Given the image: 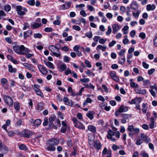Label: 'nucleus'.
Instances as JSON below:
<instances>
[{"mask_svg": "<svg viewBox=\"0 0 157 157\" xmlns=\"http://www.w3.org/2000/svg\"><path fill=\"white\" fill-rule=\"evenodd\" d=\"M56 118V116L54 114H52L49 118V121H54Z\"/></svg>", "mask_w": 157, "mask_h": 157, "instance_id": "7c9ffc66", "label": "nucleus"}, {"mask_svg": "<svg viewBox=\"0 0 157 157\" xmlns=\"http://www.w3.org/2000/svg\"><path fill=\"white\" fill-rule=\"evenodd\" d=\"M54 146L48 145L47 148V150L49 151H54L56 150V147Z\"/></svg>", "mask_w": 157, "mask_h": 157, "instance_id": "c85d7f7f", "label": "nucleus"}, {"mask_svg": "<svg viewBox=\"0 0 157 157\" xmlns=\"http://www.w3.org/2000/svg\"><path fill=\"white\" fill-rule=\"evenodd\" d=\"M107 153V156L106 157H111L112 153L111 150H109L108 151L106 147L104 148L102 152V154L103 155H105Z\"/></svg>", "mask_w": 157, "mask_h": 157, "instance_id": "6e6552de", "label": "nucleus"}, {"mask_svg": "<svg viewBox=\"0 0 157 157\" xmlns=\"http://www.w3.org/2000/svg\"><path fill=\"white\" fill-rule=\"evenodd\" d=\"M155 71V69L154 68H152L150 70H149L148 71V74L149 75H152L153 72Z\"/></svg>", "mask_w": 157, "mask_h": 157, "instance_id": "774afa93", "label": "nucleus"}, {"mask_svg": "<svg viewBox=\"0 0 157 157\" xmlns=\"http://www.w3.org/2000/svg\"><path fill=\"white\" fill-rule=\"evenodd\" d=\"M125 60V58L124 57L122 58H119V62L122 65L124 63Z\"/></svg>", "mask_w": 157, "mask_h": 157, "instance_id": "72a5a7b5", "label": "nucleus"}, {"mask_svg": "<svg viewBox=\"0 0 157 157\" xmlns=\"http://www.w3.org/2000/svg\"><path fill=\"white\" fill-rule=\"evenodd\" d=\"M71 70L69 68H67V69L65 71V73L66 75H68L69 74H71Z\"/></svg>", "mask_w": 157, "mask_h": 157, "instance_id": "13d9d810", "label": "nucleus"}, {"mask_svg": "<svg viewBox=\"0 0 157 157\" xmlns=\"http://www.w3.org/2000/svg\"><path fill=\"white\" fill-rule=\"evenodd\" d=\"M38 67L39 71L43 75H46L47 73V70L42 65H39Z\"/></svg>", "mask_w": 157, "mask_h": 157, "instance_id": "1a4fd4ad", "label": "nucleus"}, {"mask_svg": "<svg viewBox=\"0 0 157 157\" xmlns=\"http://www.w3.org/2000/svg\"><path fill=\"white\" fill-rule=\"evenodd\" d=\"M0 151L4 154H7L8 151V148L2 143L1 140H0Z\"/></svg>", "mask_w": 157, "mask_h": 157, "instance_id": "20e7f679", "label": "nucleus"}, {"mask_svg": "<svg viewBox=\"0 0 157 157\" xmlns=\"http://www.w3.org/2000/svg\"><path fill=\"white\" fill-rule=\"evenodd\" d=\"M85 63L87 67L88 68H90L91 67V65L90 64V61L88 60H86L85 61Z\"/></svg>", "mask_w": 157, "mask_h": 157, "instance_id": "a19ab883", "label": "nucleus"}, {"mask_svg": "<svg viewBox=\"0 0 157 157\" xmlns=\"http://www.w3.org/2000/svg\"><path fill=\"white\" fill-rule=\"evenodd\" d=\"M27 3L30 6H33L35 4V1L34 0H29L27 2Z\"/></svg>", "mask_w": 157, "mask_h": 157, "instance_id": "79ce46f5", "label": "nucleus"}, {"mask_svg": "<svg viewBox=\"0 0 157 157\" xmlns=\"http://www.w3.org/2000/svg\"><path fill=\"white\" fill-rule=\"evenodd\" d=\"M16 10L17 11V14L23 16L25 14V12H27L26 8L22 7L21 6H17L16 7Z\"/></svg>", "mask_w": 157, "mask_h": 157, "instance_id": "f03ea898", "label": "nucleus"}, {"mask_svg": "<svg viewBox=\"0 0 157 157\" xmlns=\"http://www.w3.org/2000/svg\"><path fill=\"white\" fill-rule=\"evenodd\" d=\"M101 37L100 36H95L93 38V40L96 42H97L99 40L100 38Z\"/></svg>", "mask_w": 157, "mask_h": 157, "instance_id": "338daca9", "label": "nucleus"}, {"mask_svg": "<svg viewBox=\"0 0 157 157\" xmlns=\"http://www.w3.org/2000/svg\"><path fill=\"white\" fill-rule=\"evenodd\" d=\"M1 82L2 85H4L8 82V81L6 78H3L1 79Z\"/></svg>", "mask_w": 157, "mask_h": 157, "instance_id": "e433bc0d", "label": "nucleus"}, {"mask_svg": "<svg viewBox=\"0 0 157 157\" xmlns=\"http://www.w3.org/2000/svg\"><path fill=\"white\" fill-rule=\"evenodd\" d=\"M72 28L75 30L77 31H80L81 30V28L78 25H75L72 26Z\"/></svg>", "mask_w": 157, "mask_h": 157, "instance_id": "4d7b16f0", "label": "nucleus"}, {"mask_svg": "<svg viewBox=\"0 0 157 157\" xmlns=\"http://www.w3.org/2000/svg\"><path fill=\"white\" fill-rule=\"evenodd\" d=\"M49 49L52 53V54H51L52 56H54L56 57H60L61 56V54L60 53H57L55 51H57V49L55 47V45H51L49 46Z\"/></svg>", "mask_w": 157, "mask_h": 157, "instance_id": "7ed1b4c3", "label": "nucleus"}, {"mask_svg": "<svg viewBox=\"0 0 157 157\" xmlns=\"http://www.w3.org/2000/svg\"><path fill=\"white\" fill-rule=\"evenodd\" d=\"M58 117L60 119H63L64 118V114L61 112H59L58 113Z\"/></svg>", "mask_w": 157, "mask_h": 157, "instance_id": "c03bdc74", "label": "nucleus"}, {"mask_svg": "<svg viewBox=\"0 0 157 157\" xmlns=\"http://www.w3.org/2000/svg\"><path fill=\"white\" fill-rule=\"evenodd\" d=\"M154 45L157 47V34L155 36L153 41Z\"/></svg>", "mask_w": 157, "mask_h": 157, "instance_id": "5fc2aeb1", "label": "nucleus"}, {"mask_svg": "<svg viewBox=\"0 0 157 157\" xmlns=\"http://www.w3.org/2000/svg\"><path fill=\"white\" fill-rule=\"evenodd\" d=\"M47 66L51 69H53L54 68V65L50 62H48V63Z\"/></svg>", "mask_w": 157, "mask_h": 157, "instance_id": "ea45409f", "label": "nucleus"}, {"mask_svg": "<svg viewBox=\"0 0 157 157\" xmlns=\"http://www.w3.org/2000/svg\"><path fill=\"white\" fill-rule=\"evenodd\" d=\"M65 104L72 107L74 106V102L71 100H70Z\"/></svg>", "mask_w": 157, "mask_h": 157, "instance_id": "a18cd8bd", "label": "nucleus"}, {"mask_svg": "<svg viewBox=\"0 0 157 157\" xmlns=\"http://www.w3.org/2000/svg\"><path fill=\"white\" fill-rule=\"evenodd\" d=\"M19 148L22 150H26L27 149L26 146L24 144L21 145L19 147Z\"/></svg>", "mask_w": 157, "mask_h": 157, "instance_id": "09e8293b", "label": "nucleus"}, {"mask_svg": "<svg viewBox=\"0 0 157 157\" xmlns=\"http://www.w3.org/2000/svg\"><path fill=\"white\" fill-rule=\"evenodd\" d=\"M9 71L11 73H15L16 71V69L13 68L12 66L11 65H8Z\"/></svg>", "mask_w": 157, "mask_h": 157, "instance_id": "a878e982", "label": "nucleus"}, {"mask_svg": "<svg viewBox=\"0 0 157 157\" xmlns=\"http://www.w3.org/2000/svg\"><path fill=\"white\" fill-rule=\"evenodd\" d=\"M14 107L15 109L17 111L20 109V106L19 102H15L13 104Z\"/></svg>", "mask_w": 157, "mask_h": 157, "instance_id": "b1692460", "label": "nucleus"}, {"mask_svg": "<svg viewBox=\"0 0 157 157\" xmlns=\"http://www.w3.org/2000/svg\"><path fill=\"white\" fill-rule=\"evenodd\" d=\"M95 114V113L93 111H89L86 114V116L91 120H92L94 118V115Z\"/></svg>", "mask_w": 157, "mask_h": 157, "instance_id": "2eb2a0df", "label": "nucleus"}, {"mask_svg": "<svg viewBox=\"0 0 157 157\" xmlns=\"http://www.w3.org/2000/svg\"><path fill=\"white\" fill-rule=\"evenodd\" d=\"M71 2H66L65 4H63L61 6L62 9L63 10H66L69 8L71 6Z\"/></svg>", "mask_w": 157, "mask_h": 157, "instance_id": "f8f14e48", "label": "nucleus"}, {"mask_svg": "<svg viewBox=\"0 0 157 157\" xmlns=\"http://www.w3.org/2000/svg\"><path fill=\"white\" fill-rule=\"evenodd\" d=\"M59 68L62 71H64L67 68L66 64L65 63L61 64L59 66Z\"/></svg>", "mask_w": 157, "mask_h": 157, "instance_id": "cd10ccee", "label": "nucleus"}, {"mask_svg": "<svg viewBox=\"0 0 157 157\" xmlns=\"http://www.w3.org/2000/svg\"><path fill=\"white\" fill-rule=\"evenodd\" d=\"M42 36V35L39 33H35L34 35V37L35 38H40Z\"/></svg>", "mask_w": 157, "mask_h": 157, "instance_id": "3c124183", "label": "nucleus"}, {"mask_svg": "<svg viewBox=\"0 0 157 157\" xmlns=\"http://www.w3.org/2000/svg\"><path fill=\"white\" fill-rule=\"evenodd\" d=\"M81 82H88L90 81L89 79L88 78H82L80 80Z\"/></svg>", "mask_w": 157, "mask_h": 157, "instance_id": "69168bd1", "label": "nucleus"}, {"mask_svg": "<svg viewBox=\"0 0 157 157\" xmlns=\"http://www.w3.org/2000/svg\"><path fill=\"white\" fill-rule=\"evenodd\" d=\"M132 9L136 10L139 7L138 4L136 2H132L130 4Z\"/></svg>", "mask_w": 157, "mask_h": 157, "instance_id": "f3484780", "label": "nucleus"}, {"mask_svg": "<svg viewBox=\"0 0 157 157\" xmlns=\"http://www.w3.org/2000/svg\"><path fill=\"white\" fill-rule=\"evenodd\" d=\"M88 129L92 132H95L96 131V128L92 125H89L88 126Z\"/></svg>", "mask_w": 157, "mask_h": 157, "instance_id": "5701e85b", "label": "nucleus"}, {"mask_svg": "<svg viewBox=\"0 0 157 157\" xmlns=\"http://www.w3.org/2000/svg\"><path fill=\"white\" fill-rule=\"evenodd\" d=\"M48 125L49 128L51 129L53 128L56 129L57 128L56 126L54 125L53 121H49Z\"/></svg>", "mask_w": 157, "mask_h": 157, "instance_id": "bb28decb", "label": "nucleus"}, {"mask_svg": "<svg viewBox=\"0 0 157 157\" xmlns=\"http://www.w3.org/2000/svg\"><path fill=\"white\" fill-rule=\"evenodd\" d=\"M111 31L112 29L111 27L110 26H109L108 27V30L106 33V34L107 35H109L111 32Z\"/></svg>", "mask_w": 157, "mask_h": 157, "instance_id": "bf43d9fd", "label": "nucleus"}, {"mask_svg": "<svg viewBox=\"0 0 157 157\" xmlns=\"http://www.w3.org/2000/svg\"><path fill=\"white\" fill-rule=\"evenodd\" d=\"M48 124V120L47 118H45L44 119L43 125L44 126H46Z\"/></svg>", "mask_w": 157, "mask_h": 157, "instance_id": "603ef678", "label": "nucleus"}, {"mask_svg": "<svg viewBox=\"0 0 157 157\" xmlns=\"http://www.w3.org/2000/svg\"><path fill=\"white\" fill-rule=\"evenodd\" d=\"M122 116L123 118L126 120L131 118L132 117V115L130 114H123Z\"/></svg>", "mask_w": 157, "mask_h": 157, "instance_id": "473e14b6", "label": "nucleus"}, {"mask_svg": "<svg viewBox=\"0 0 157 157\" xmlns=\"http://www.w3.org/2000/svg\"><path fill=\"white\" fill-rule=\"evenodd\" d=\"M139 36L142 39L144 40V39L146 37V35L144 33H140L139 35Z\"/></svg>", "mask_w": 157, "mask_h": 157, "instance_id": "de8ad7c7", "label": "nucleus"}, {"mask_svg": "<svg viewBox=\"0 0 157 157\" xmlns=\"http://www.w3.org/2000/svg\"><path fill=\"white\" fill-rule=\"evenodd\" d=\"M72 120L73 122V123L75 126V124H76L78 123V122H79L78 120L77 119L76 117L73 118L72 119Z\"/></svg>", "mask_w": 157, "mask_h": 157, "instance_id": "0e129e2a", "label": "nucleus"}, {"mask_svg": "<svg viewBox=\"0 0 157 157\" xmlns=\"http://www.w3.org/2000/svg\"><path fill=\"white\" fill-rule=\"evenodd\" d=\"M60 21L58 20H55L53 22V23L55 25H59L60 24Z\"/></svg>", "mask_w": 157, "mask_h": 157, "instance_id": "052dcab7", "label": "nucleus"}, {"mask_svg": "<svg viewBox=\"0 0 157 157\" xmlns=\"http://www.w3.org/2000/svg\"><path fill=\"white\" fill-rule=\"evenodd\" d=\"M130 86L132 88H136L138 87V85L136 82H133L130 83Z\"/></svg>", "mask_w": 157, "mask_h": 157, "instance_id": "58836bf2", "label": "nucleus"}, {"mask_svg": "<svg viewBox=\"0 0 157 157\" xmlns=\"http://www.w3.org/2000/svg\"><path fill=\"white\" fill-rule=\"evenodd\" d=\"M100 49H101L103 51H105L106 49V47L103 46L101 45H99L97 47V49L98 50Z\"/></svg>", "mask_w": 157, "mask_h": 157, "instance_id": "2f4dec72", "label": "nucleus"}, {"mask_svg": "<svg viewBox=\"0 0 157 157\" xmlns=\"http://www.w3.org/2000/svg\"><path fill=\"white\" fill-rule=\"evenodd\" d=\"M32 33V32L31 30H28L26 32H25L24 33V38L26 39L28 37H29L31 36Z\"/></svg>", "mask_w": 157, "mask_h": 157, "instance_id": "4468645a", "label": "nucleus"}, {"mask_svg": "<svg viewBox=\"0 0 157 157\" xmlns=\"http://www.w3.org/2000/svg\"><path fill=\"white\" fill-rule=\"evenodd\" d=\"M55 47L57 49V51L58 52L60 53L59 50L60 49L61 46L59 44H57L55 45Z\"/></svg>", "mask_w": 157, "mask_h": 157, "instance_id": "864d4df0", "label": "nucleus"}, {"mask_svg": "<svg viewBox=\"0 0 157 157\" xmlns=\"http://www.w3.org/2000/svg\"><path fill=\"white\" fill-rule=\"evenodd\" d=\"M94 146L97 150H99L101 147V144L100 141L98 140H97L94 142Z\"/></svg>", "mask_w": 157, "mask_h": 157, "instance_id": "9b49d317", "label": "nucleus"}, {"mask_svg": "<svg viewBox=\"0 0 157 157\" xmlns=\"http://www.w3.org/2000/svg\"><path fill=\"white\" fill-rule=\"evenodd\" d=\"M37 110L39 112L43 108V105L42 103L40 102L38 104L37 107Z\"/></svg>", "mask_w": 157, "mask_h": 157, "instance_id": "c756f323", "label": "nucleus"}, {"mask_svg": "<svg viewBox=\"0 0 157 157\" xmlns=\"http://www.w3.org/2000/svg\"><path fill=\"white\" fill-rule=\"evenodd\" d=\"M115 133L111 129L109 130L108 132L107 138L108 139L111 138L112 136L114 135Z\"/></svg>", "mask_w": 157, "mask_h": 157, "instance_id": "4be33fe9", "label": "nucleus"}, {"mask_svg": "<svg viewBox=\"0 0 157 157\" xmlns=\"http://www.w3.org/2000/svg\"><path fill=\"white\" fill-rule=\"evenodd\" d=\"M143 82V85L147 88H148L149 86L151 84L150 81L148 80H144Z\"/></svg>", "mask_w": 157, "mask_h": 157, "instance_id": "6ab92c4d", "label": "nucleus"}, {"mask_svg": "<svg viewBox=\"0 0 157 157\" xmlns=\"http://www.w3.org/2000/svg\"><path fill=\"white\" fill-rule=\"evenodd\" d=\"M28 69L34 72L35 71V68L33 65L32 64H30L28 67Z\"/></svg>", "mask_w": 157, "mask_h": 157, "instance_id": "8fccbe9b", "label": "nucleus"}, {"mask_svg": "<svg viewBox=\"0 0 157 157\" xmlns=\"http://www.w3.org/2000/svg\"><path fill=\"white\" fill-rule=\"evenodd\" d=\"M141 137L142 141H144L146 143H148L149 142L150 139L148 136L143 133H141Z\"/></svg>", "mask_w": 157, "mask_h": 157, "instance_id": "9d476101", "label": "nucleus"}, {"mask_svg": "<svg viewBox=\"0 0 157 157\" xmlns=\"http://www.w3.org/2000/svg\"><path fill=\"white\" fill-rule=\"evenodd\" d=\"M41 120L40 119H36L33 122V125L34 126H38L41 123Z\"/></svg>", "mask_w": 157, "mask_h": 157, "instance_id": "393cba45", "label": "nucleus"}, {"mask_svg": "<svg viewBox=\"0 0 157 157\" xmlns=\"http://www.w3.org/2000/svg\"><path fill=\"white\" fill-rule=\"evenodd\" d=\"M85 36L89 38H91L93 36V34L91 31H90L89 33H86L85 34Z\"/></svg>", "mask_w": 157, "mask_h": 157, "instance_id": "49530a36", "label": "nucleus"}, {"mask_svg": "<svg viewBox=\"0 0 157 157\" xmlns=\"http://www.w3.org/2000/svg\"><path fill=\"white\" fill-rule=\"evenodd\" d=\"M25 48V46L23 45L21 46H15L13 47V51L16 53L21 55H24L25 53L23 52V50Z\"/></svg>", "mask_w": 157, "mask_h": 157, "instance_id": "f257e3e1", "label": "nucleus"}, {"mask_svg": "<svg viewBox=\"0 0 157 157\" xmlns=\"http://www.w3.org/2000/svg\"><path fill=\"white\" fill-rule=\"evenodd\" d=\"M3 99L5 102L8 106H11L13 105V101L10 97L5 95L3 97Z\"/></svg>", "mask_w": 157, "mask_h": 157, "instance_id": "39448f33", "label": "nucleus"}, {"mask_svg": "<svg viewBox=\"0 0 157 157\" xmlns=\"http://www.w3.org/2000/svg\"><path fill=\"white\" fill-rule=\"evenodd\" d=\"M11 9V7L10 5H6L4 6V9L7 12L9 11Z\"/></svg>", "mask_w": 157, "mask_h": 157, "instance_id": "4c0bfd02", "label": "nucleus"}, {"mask_svg": "<svg viewBox=\"0 0 157 157\" xmlns=\"http://www.w3.org/2000/svg\"><path fill=\"white\" fill-rule=\"evenodd\" d=\"M75 127H76L79 129L83 130L85 128V127L84 125L81 122H79L77 124H75Z\"/></svg>", "mask_w": 157, "mask_h": 157, "instance_id": "a211bd4d", "label": "nucleus"}, {"mask_svg": "<svg viewBox=\"0 0 157 157\" xmlns=\"http://www.w3.org/2000/svg\"><path fill=\"white\" fill-rule=\"evenodd\" d=\"M32 135V133L29 131L25 130L24 132L23 136L25 137L29 138Z\"/></svg>", "mask_w": 157, "mask_h": 157, "instance_id": "ddd939ff", "label": "nucleus"}, {"mask_svg": "<svg viewBox=\"0 0 157 157\" xmlns=\"http://www.w3.org/2000/svg\"><path fill=\"white\" fill-rule=\"evenodd\" d=\"M39 86L36 84H34V87L33 89L35 90L36 92L40 90L39 88Z\"/></svg>", "mask_w": 157, "mask_h": 157, "instance_id": "37998d69", "label": "nucleus"}, {"mask_svg": "<svg viewBox=\"0 0 157 157\" xmlns=\"http://www.w3.org/2000/svg\"><path fill=\"white\" fill-rule=\"evenodd\" d=\"M143 109L142 111L143 112L145 113L147 112V107H146V104L145 103H143L142 104Z\"/></svg>", "mask_w": 157, "mask_h": 157, "instance_id": "c9c22d12", "label": "nucleus"}, {"mask_svg": "<svg viewBox=\"0 0 157 157\" xmlns=\"http://www.w3.org/2000/svg\"><path fill=\"white\" fill-rule=\"evenodd\" d=\"M31 25L34 28H37L40 26V25L39 24L35 23H32Z\"/></svg>", "mask_w": 157, "mask_h": 157, "instance_id": "f704fd0d", "label": "nucleus"}, {"mask_svg": "<svg viewBox=\"0 0 157 157\" xmlns=\"http://www.w3.org/2000/svg\"><path fill=\"white\" fill-rule=\"evenodd\" d=\"M59 142V140L57 138H52L49 139L48 141V145H56Z\"/></svg>", "mask_w": 157, "mask_h": 157, "instance_id": "423d86ee", "label": "nucleus"}, {"mask_svg": "<svg viewBox=\"0 0 157 157\" xmlns=\"http://www.w3.org/2000/svg\"><path fill=\"white\" fill-rule=\"evenodd\" d=\"M128 130L130 132H134L135 133H138L140 130L138 128H134V126L132 125H129L128 126Z\"/></svg>", "mask_w": 157, "mask_h": 157, "instance_id": "0eeeda50", "label": "nucleus"}, {"mask_svg": "<svg viewBox=\"0 0 157 157\" xmlns=\"http://www.w3.org/2000/svg\"><path fill=\"white\" fill-rule=\"evenodd\" d=\"M44 31L47 32H50L52 31V29L49 27H46L44 29Z\"/></svg>", "mask_w": 157, "mask_h": 157, "instance_id": "680f3d73", "label": "nucleus"}, {"mask_svg": "<svg viewBox=\"0 0 157 157\" xmlns=\"http://www.w3.org/2000/svg\"><path fill=\"white\" fill-rule=\"evenodd\" d=\"M143 142L142 140L140 139H139L137 140L136 142V144L138 145H140L141 144L143 143Z\"/></svg>", "mask_w": 157, "mask_h": 157, "instance_id": "6e6d98bb", "label": "nucleus"}, {"mask_svg": "<svg viewBox=\"0 0 157 157\" xmlns=\"http://www.w3.org/2000/svg\"><path fill=\"white\" fill-rule=\"evenodd\" d=\"M120 112H124L127 111L128 110L127 107H124L123 105H121L118 109Z\"/></svg>", "mask_w": 157, "mask_h": 157, "instance_id": "412c9836", "label": "nucleus"}, {"mask_svg": "<svg viewBox=\"0 0 157 157\" xmlns=\"http://www.w3.org/2000/svg\"><path fill=\"white\" fill-rule=\"evenodd\" d=\"M155 8V6L154 4H148L147 6L146 9L147 11L154 10Z\"/></svg>", "mask_w": 157, "mask_h": 157, "instance_id": "aec40b11", "label": "nucleus"}, {"mask_svg": "<svg viewBox=\"0 0 157 157\" xmlns=\"http://www.w3.org/2000/svg\"><path fill=\"white\" fill-rule=\"evenodd\" d=\"M36 94L37 95L40 96L41 97L43 98H44L43 94L40 91V90L36 92Z\"/></svg>", "mask_w": 157, "mask_h": 157, "instance_id": "e2e57ef3", "label": "nucleus"}, {"mask_svg": "<svg viewBox=\"0 0 157 157\" xmlns=\"http://www.w3.org/2000/svg\"><path fill=\"white\" fill-rule=\"evenodd\" d=\"M119 27L118 25L115 24L113 25L112 26L113 28V33L115 34L117 33L119 29Z\"/></svg>", "mask_w": 157, "mask_h": 157, "instance_id": "dca6fc26", "label": "nucleus"}]
</instances>
